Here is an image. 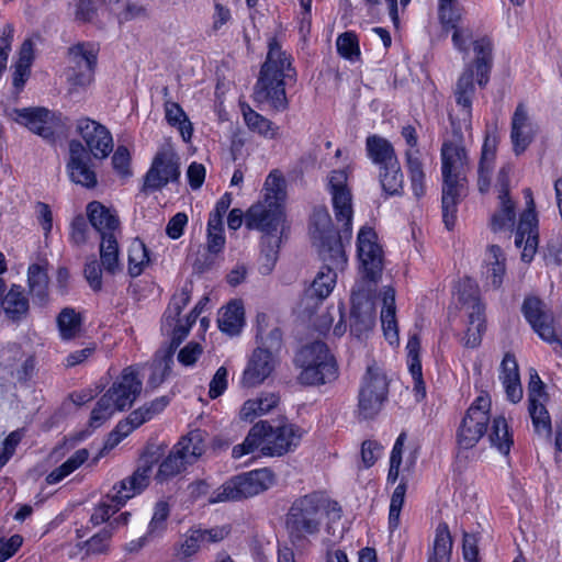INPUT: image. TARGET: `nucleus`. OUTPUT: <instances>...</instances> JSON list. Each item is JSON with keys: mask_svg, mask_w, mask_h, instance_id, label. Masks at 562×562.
Returning a JSON list of instances; mask_svg holds the SVG:
<instances>
[{"mask_svg": "<svg viewBox=\"0 0 562 562\" xmlns=\"http://www.w3.org/2000/svg\"><path fill=\"white\" fill-rule=\"evenodd\" d=\"M257 347L272 351L278 357L282 345V335L278 327L270 326L268 318L262 315L257 319Z\"/></svg>", "mask_w": 562, "mask_h": 562, "instance_id": "obj_43", "label": "nucleus"}, {"mask_svg": "<svg viewBox=\"0 0 562 562\" xmlns=\"http://www.w3.org/2000/svg\"><path fill=\"white\" fill-rule=\"evenodd\" d=\"M326 507V499L318 494H310L296 499L288 516L289 528L297 537L317 532Z\"/></svg>", "mask_w": 562, "mask_h": 562, "instance_id": "obj_7", "label": "nucleus"}, {"mask_svg": "<svg viewBox=\"0 0 562 562\" xmlns=\"http://www.w3.org/2000/svg\"><path fill=\"white\" fill-rule=\"evenodd\" d=\"M205 436L201 430H192L173 449L188 464L195 462L205 451Z\"/></svg>", "mask_w": 562, "mask_h": 562, "instance_id": "obj_39", "label": "nucleus"}, {"mask_svg": "<svg viewBox=\"0 0 562 562\" xmlns=\"http://www.w3.org/2000/svg\"><path fill=\"white\" fill-rule=\"evenodd\" d=\"M296 362L301 367L300 381L307 385H319L337 378L336 361L327 346L322 341L304 346Z\"/></svg>", "mask_w": 562, "mask_h": 562, "instance_id": "obj_4", "label": "nucleus"}, {"mask_svg": "<svg viewBox=\"0 0 562 562\" xmlns=\"http://www.w3.org/2000/svg\"><path fill=\"white\" fill-rule=\"evenodd\" d=\"M438 11L441 24L449 30L459 24L463 9L457 0H439Z\"/></svg>", "mask_w": 562, "mask_h": 562, "instance_id": "obj_55", "label": "nucleus"}, {"mask_svg": "<svg viewBox=\"0 0 562 562\" xmlns=\"http://www.w3.org/2000/svg\"><path fill=\"white\" fill-rule=\"evenodd\" d=\"M165 119L168 124L177 127L184 142H189L192 137L193 128L183 109L171 100H165Z\"/></svg>", "mask_w": 562, "mask_h": 562, "instance_id": "obj_44", "label": "nucleus"}, {"mask_svg": "<svg viewBox=\"0 0 562 562\" xmlns=\"http://www.w3.org/2000/svg\"><path fill=\"white\" fill-rule=\"evenodd\" d=\"M381 303V325L385 339L390 345L396 346L400 341L398 327L396 321L395 290L385 285L379 293Z\"/></svg>", "mask_w": 562, "mask_h": 562, "instance_id": "obj_29", "label": "nucleus"}, {"mask_svg": "<svg viewBox=\"0 0 562 562\" xmlns=\"http://www.w3.org/2000/svg\"><path fill=\"white\" fill-rule=\"evenodd\" d=\"M358 258L363 278L375 281L382 270V248L378 235L370 226L360 228L357 238Z\"/></svg>", "mask_w": 562, "mask_h": 562, "instance_id": "obj_15", "label": "nucleus"}, {"mask_svg": "<svg viewBox=\"0 0 562 562\" xmlns=\"http://www.w3.org/2000/svg\"><path fill=\"white\" fill-rule=\"evenodd\" d=\"M327 188L331 196L333 209L338 223H341V235L337 238L350 240L352 233V193L348 186L346 169L333 170L328 176Z\"/></svg>", "mask_w": 562, "mask_h": 562, "instance_id": "obj_9", "label": "nucleus"}, {"mask_svg": "<svg viewBox=\"0 0 562 562\" xmlns=\"http://www.w3.org/2000/svg\"><path fill=\"white\" fill-rule=\"evenodd\" d=\"M190 301V290L183 288L179 293L173 295L162 321V330L172 337V339L181 340L189 331L190 326L195 321L196 315L202 308L203 302L200 301L192 313L187 317L186 322L179 318L181 311Z\"/></svg>", "mask_w": 562, "mask_h": 562, "instance_id": "obj_16", "label": "nucleus"}, {"mask_svg": "<svg viewBox=\"0 0 562 562\" xmlns=\"http://www.w3.org/2000/svg\"><path fill=\"white\" fill-rule=\"evenodd\" d=\"M506 257L503 250L492 245L487 248L483 261L482 276L487 289L497 290L501 288L506 272Z\"/></svg>", "mask_w": 562, "mask_h": 562, "instance_id": "obj_30", "label": "nucleus"}, {"mask_svg": "<svg viewBox=\"0 0 562 562\" xmlns=\"http://www.w3.org/2000/svg\"><path fill=\"white\" fill-rule=\"evenodd\" d=\"M15 121L53 145L63 144L61 125L45 108L15 109Z\"/></svg>", "mask_w": 562, "mask_h": 562, "instance_id": "obj_12", "label": "nucleus"}, {"mask_svg": "<svg viewBox=\"0 0 562 562\" xmlns=\"http://www.w3.org/2000/svg\"><path fill=\"white\" fill-rule=\"evenodd\" d=\"M366 149L370 160L385 167L398 162L393 145L384 137L371 135L367 138Z\"/></svg>", "mask_w": 562, "mask_h": 562, "instance_id": "obj_38", "label": "nucleus"}, {"mask_svg": "<svg viewBox=\"0 0 562 562\" xmlns=\"http://www.w3.org/2000/svg\"><path fill=\"white\" fill-rule=\"evenodd\" d=\"M301 438V429L292 424H284L273 428L266 423L263 454L283 456L294 449Z\"/></svg>", "mask_w": 562, "mask_h": 562, "instance_id": "obj_23", "label": "nucleus"}, {"mask_svg": "<svg viewBox=\"0 0 562 562\" xmlns=\"http://www.w3.org/2000/svg\"><path fill=\"white\" fill-rule=\"evenodd\" d=\"M311 238L318 249L323 267L306 291V299H326L335 288L337 274L335 269L345 266L347 258L342 241L337 238L329 213L325 209L315 210L310 227Z\"/></svg>", "mask_w": 562, "mask_h": 562, "instance_id": "obj_1", "label": "nucleus"}, {"mask_svg": "<svg viewBox=\"0 0 562 562\" xmlns=\"http://www.w3.org/2000/svg\"><path fill=\"white\" fill-rule=\"evenodd\" d=\"M266 434V422L258 423L251 427L245 440L236 445L232 450L234 459H240L244 456L252 453L256 449L260 448L263 452Z\"/></svg>", "mask_w": 562, "mask_h": 562, "instance_id": "obj_46", "label": "nucleus"}, {"mask_svg": "<svg viewBox=\"0 0 562 562\" xmlns=\"http://www.w3.org/2000/svg\"><path fill=\"white\" fill-rule=\"evenodd\" d=\"M379 181L386 195H397L403 191L404 176L400 162L380 167Z\"/></svg>", "mask_w": 562, "mask_h": 562, "instance_id": "obj_48", "label": "nucleus"}, {"mask_svg": "<svg viewBox=\"0 0 562 562\" xmlns=\"http://www.w3.org/2000/svg\"><path fill=\"white\" fill-rule=\"evenodd\" d=\"M452 551V538L447 524L437 527L429 562H449Z\"/></svg>", "mask_w": 562, "mask_h": 562, "instance_id": "obj_50", "label": "nucleus"}, {"mask_svg": "<svg viewBox=\"0 0 562 562\" xmlns=\"http://www.w3.org/2000/svg\"><path fill=\"white\" fill-rule=\"evenodd\" d=\"M336 46L339 55L344 58L353 60L360 55L358 37L352 32L340 34L337 38Z\"/></svg>", "mask_w": 562, "mask_h": 562, "instance_id": "obj_61", "label": "nucleus"}, {"mask_svg": "<svg viewBox=\"0 0 562 562\" xmlns=\"http://www.w3.org/2000/svg\"><path fill=\"white\" fill-rule=\"evenodd\" d=\"M548 400L543 391V383L536 371L530 372L528 385L529 414L532 419L535 431L542 438H549L551 435V419L546 408Z\"/></svg>", "mask_w": 562, "mask_h": 562, "instance_id": "obj_18", "label": "nucleus"}, {"mask_svg": "<svg viewBox=\"0 0 562 562\" xmlns=\"http://www.w3.org/2000/svg\"><path fill=\"white\" fill-rule=\"evenodd\" d=\"M491 446L499 453L507 456L513 445V438L509 434L507 422L504 417H496L492 424V430L488 435Z\"/></svg>", "mask_w": 562, "mask_h": 562, "instance_id": "obj_51", "label": "nucleus"}, {"mask_svg": "<svg viewBox=\"0 0 562 562\" xmlns=\"http://www.w3.org/2000/svg\"><path fill=\"white\" fill-rule=\"evenodd\" d=\"M522 312L528 323L542 340L551 345H561V334L555 328L551 314L540 300L528 297L524 303Z\"/></svg>", "mask_w": 562, "mask_h": 562, "instance_id": "obj_19", "label": "nucleus"}, {"mask_svg": "<svg viewBox=\"0 0 562 562\" xmlns=\"http://www.w3.org/2000/svg\"><path fill=\"white\" fill-rule=\"evenodd\" d=\"M442 161V218L447 229L457 220V205L465 193L463 169L468 161L465 148L459 140L446 142L441 148Z\"/></svg>", "mask_w": 562, "mask_h": 562, "instance_id": "obj_3", "label": "nucleus"}, {"mask_svg": "<svg viewBox=\"0 0 562 562\" xmlns=\"http://www.w3.org/2000/svg\"><path fill=\"white\" fill-rule=\"evenodd\" d=\"M484 308L481 303H474L473 311L469 312V323L463 338L465 347L475 348L481 344L484 331Z\"/></svg>", "mask_w": 562, "mask_h": 562, "instance_id": "obj_47", "label": "nucleus"}, {"mask_svg": "<svg viewBox=\"0 0 562 562\" xmlns=\"http://www.w3.org/2000/svg\"><path fill=\"white\" fill-rule=\"evenodd\" d=\"M284 72H261L254 88V98L258 103L274 109H283L286 104Z\"/></svg>", "mask_w": 562, "mask_h": 562, "instance_id": "obj_24", "label": "nucleus"}, {"mask_svg": "<svg viewBox=\"0 0 562 562\" xmlns=\"http://www.w3.org/2000/svg\"><path fill=\"white\" fill-rule=\"evenodd\" d=\"M474 64L476 70L492 67V44L487 38H480L474 42Z\"/></svg>", "mask_w": 562, "mask_h": 562, "instance_id": "obj_64", "label": "nucleus"}, {"mask_svg": "<svg viewBox=\"0 0 562 562\" xmlns=\"http://www.w3.org/2000/svg\"><path fill=\"white\" fill-rule=\"evenodd\" d=\"M406 436L401 434L391 451L390 456V470L387 474V481L395 483L397 479L401 477V482H406L408 479V474L414 465V460L412 458L403 459V447L405 442Z\"/></svg>", "mask_w": 562, "mask_h": 562, "instance_id": "obj_37", "label": "nucleus"}, {"mask_svg": "<svg viewBox=\"0 0 562 562\" xmlns=\"http://www.w3.org/2000/svg\"><path fill=\"white\" fill-rule=\"evenodd\" d=\"M491 397L482 392L465 412L458 429L457 445L460 450L476 446L487 429L490 422Z\"/></svg>", "mask_w": 562, "mask_h": 562, "instance_id": "obj_6", "label": "nucleus"}, {"mask_svg": "<svg viewBox=\"0 0 562 562\" xmlns=\"http://www.w3.org/2000/svg\"><path fill=\"white\" fill-rule=\"evenodd\" d=\"M156 461L155 453L143 456L140 464L133 474L114 483L106 492L105 498L116 503V506L123 507L131 498L140 494L148 486Z\"/></svg>", "mask_w": 562, "mask_h": 562, "instance_id": "obj_10", "label": "nucleus"}, {"mask_svg": "<svg viewBox=\"0 0 562 562\" xmlns=\"http://www.w3.org/2000/svg\"><path fill=\"white\" fill-rule=\"evenodd\" d=\"M180 177L179 157L170 144L159 148L145 178V186L149 189H161Z\"/></svg>", "mask_w": 562, "mask_h": 562, "instance_id": "obj_13", "label": "nucleus"}, {"mask_svg": "<svg viewBox=\"0 0 562 562\" xmlns=\"http://www.w3.org/2000/svg\"><path fill=\"white\" fill-rule=\"evenodd\" d=\"M86 215L91 226L100 235V239L121 237V221L115 209L106 206L100 201H91L87 204Z\"/></svg>", "mask_w": 562, "mask_h": 562, "instance_id": "obj_25", "label": "nucleus"}, {"mask_svg": "<svg viewBox=\"0 0 562 562\" xmlns=\"http://www.w3.org/2000/svg\"><path fill=\"white\" fill-rule=\"evenodd\" d=\"M372 282L370 279H363L357 282L352 290L350 331L358 338L370 331L375 324Z\"/></svg>", "mask_w": 562, "mask_h": 562, "instance_id": "obj_11", "label": "nucleus"}, {"mask_svg": "<svg viewBox=\"0 0 562 562\" xmlns=\"http://www.w3.org/2000/svg\"><path fill=\"white\" fill-rule=\"evenodd\" d=\"M172 363V352L164 350L156 355L153 363L150 364V376L148 383L156 387L160 385L166 376L169 374Z\"/></svg>", "mask_w": 562, "mask_h": 562, "instance_id": "obj_54", "label": "nucleus"}, {"mask_svg": "<svg viewBox=\"0 0 562 562\" xmlns=\"http://www.w3.org/2000/svg\"><path fill=\"white\" fill-rule=\"evenodd\" d=\"M245 221L249 229H259L265 236H278L279 228L283 225V209L276 205V202L257 203L247 211Z\"/></svg>", "mask_w": 562, "mask_h": 562, "instance_id": "obj_22", "label": "nucleus"}, {"mask_svg": "<svg viewBox=\"0 0 562 562\" xmlns=\"http://www.w3.org/2000/svg\"><path fill=\"white\" fill-rule=\"evenodd\" d=\"M407 483L401 482L394 490L391 503H390V513H389V527L391 531L396 530L400 526V515L402 507L405 502Z\"/></svg>", "mask_w": 562, "mask_h": 562, "instance_id": "obj_58", "label": "nucleus"}, {"mask_svg": "<svg viewBox=\"0 0 562 562\" xmlns=\"http://www.w3.org/2000/svg\"><path fill=\"white\" fill-rule=\"evenodd\" d=\"M217 325L221 331L228 336L239 335L245 326L244 305L238 300H233L218 311Z\"/></svg>", "mask_w": 562, "mask_h": 562, "instance_id": "obj_31", "label": "nucleus"}, {"mask_svg": "<svg viewBox=\"0 0 562 562\" xmlns=\"http://www.w3.org/2000/svg\"><path fill=\"white\" fill-rule=\"evenodd\" d=\"M539 133V126L524 104L515 109L510 122V142L516 156L524 154Z\"/></svg>", "mask_w": 562, "mask_h": 562, "instance_id": "obj_20", "label": "nucleus"}, {"mask_svg": "<svg viewBox=\"0 0 562 562\" xmlns=\"http://www.w3.org/2000/svg\"><path fill=\"white\" fill-rule=\"evenodd\" d=\"M72 60L78 67L92 69L97 66V48L92 44L72 46Z\"/></svg>", "mask_w": 562, "mask_h": 562, "instance_id": "obj_63", "label": "nucleus"}, {"mask_svg": "<svg viewBox=\"0 0 562 562\" xmlns=\"http://www.w3.org/2000/svg\"><path fill=\"white\" fill-rule=\"evenodd\" d=\"M474 92V72H462L457 88V104L460 108L456 116H451L452 124L458 133L471 130V98Z\"/></svg>", "mask_w": 562, "mask_h": 562, "instance_id": "obj_27", "label": "nucleus"}, {"mask_svg": "<svg viewBox=\"0 0 562 562\" xmlns=\"http://www.w3.org/2000/svg\"><path fill=\"white\" fill-rule=\"evenodd\" d=\"M499 379L506 392L508 401L518 403L522 398V387L516 359L505 355L501 363Z\"/></svg>", "mask_w": 562, "mask_h": 562, "instance_id": "obj_32", "label": "nucleus"}, {"mask_svg": "<svg viewBox=\"0 0 562 562\" xmlns=\"http://www.w3.org/2000/svg\"><path fill=\"white\" fill-rule=\"evenodd\" d=\"M0 307L1 313L3 312L8 319L20 322L25 318L29 313V300L24 295L21 286L13 284L1 300Z\"/></svg>", "mask_w": 562, "mask_h": 562, "instance_id": "obj_36", "label": "nucleus"}, {"mask_svg": "<svg viewBox=\"0 0 562 562\" xmlns=\"http://www.w3.org/2000/svg\"><path fill=\"white\" fill-rule=\"evenodd\" d=\"M291 67L290 57L273 40L269 43V52L261 70H285Z\"/></svg>", "mask_w": 562, "mask_h": 562, "instance_id": "obj_56", "label": "nucleus"}, {"mask_svg": "<svg viewBox=\"0 0 562 562\" xmlns=\"http://www.w3.org/2000/svg\"><path fill=\"white\" fill-rule=\"evenodd\" d=\"M140 369V366H130L122 370L111 386L97 401L90 414L88 428L77 434L76 440H83L114 414L125 411L134 404L143 387L139 378Z\"/></svg>", "mask_w": 562, "mask_h": 562, "instance_id": "obj_2", "label": "nucleus"}, {"mask_svg": "<svg viewBox=\"0 0 562 562\" xmlns=\"http://www.w3.org/2000/svg\"><path fill=\"white\" fill-rule=\"evenodd\" d=\"M389 381L383 370L376 364H370L362 378L358 395V413L364 418L374 417L386 401Z\"/></svg>", "mask_w": 562, "mask_h": 562, "instance_id": "obj_8", "label": "nucleus"}, {"mask_svg": "<svg viewBox=\"0 0 562 562\" xmlns=\"http://www.w3.org/2000/svg\"><path fill=\"white\" fill-rule=\"evenodd\" d=\"M40 42H42L40 35H34L23 41L18 53L15 70H29L31 68L35 58V47Z\"/></svg>", "mask_w": 562, "mask_h": 562, "instance_id": "obj_59", "label": "nucleus"}, {"mask_svg": "<svg viewBox=\"0 0 562 562\" xmlns=\"http://www.w3.org/2000/svg\"><path fill=\"white\" fill-rule=\"evenodd\" d=\"M495 151L496 140L495 138L492 139L487 136L483 144L482 156L479 165V189L481 192L488 190Z\"/></svg>", "mask_w": 562, "mask_h": 562, "instance_id": "obj_49", "label": "nucleus"}, {"mask_svg": "<svg viewBox=\"0 0 562 562\" xmlns=\"http://www.w3.org/2000/svg\"><path fill=\"white\" fill-rule=\"evenodd\" d=\"M149 263V256L144 243L134 239L128 247V273L139 276Z\"/></svg>", "mask_w": 562, "mask_h": 562, "instance_id": "obj_53", "label": "nucleus"}, {"mask_svg": "<svg viewBox=\"0 0 562 562\" xmlns=\"http://www.w3.org/2000/svg\"><path fill=\"white\" fill-rule=\"evenodd\" d=\"M263 250L261 256V272L268 274L271 272L278 257L279 237L263 236Z\"/></svg>", "mask_w": 562, "mask_h": 562, "instance_id": "obj_60", "label": "nucleus"}, {"mask_svg": "<svg viewBox=\"0 0 562 562\" xmlns=\"http://www.w3.org/2000/svg\"><path fill=\"white\" fill-rule=\"evenodd\" d=\"M168 405V400L162 396L145 404L138 409L132 412L125 419L121 420L114 430H112L104 443L103 450L115 448L134 429L150 420L161 413Z\"/></svg>", "mask_w": 562, "mask_h": 562, "instance_id": "obj_14", "label": "nucleus"}, {"mask_svg": "<svg viewBox=\"0 0 562 562\" xmlns=\"http://www.w3.org/2000/svg\"><path fill=\"white\" fill-rule=\"evenodd\" d=\"M240 111L246 126L251 132L266 139H278L280 137V127L266 116L254 111L248 104L240 103Z\"/></svg>", "mask_w": 562, "mask_h": 562, "instance_id": "obj_33", "label": "nucleus"}, {"mask_svg": "<svg viewBox=\"0 0 562 562\" xmlns=\"http://www.w3.org/2000/svg\"><path fill=\"white\" fill-rule=\"evenodd\" d=\"M279 359L272 351L257 347L248 358L241 375L245 387H256L262 384L274 371Z\"/></svg>", "mask_w": 562, "mask_h": 562, "instance_id": "obj_21", "label": "nucleus"}, {"mask_svg": "<svg viewBox=\"0 0 562 562\" xmlns=\"http://www.w3.org/2000/svg\"><path fill=\"white\" fill-rule=\"evenodd\" d=\"M537 218L533 209L525 211L520 217L515 244L522 248L521 259L526 262L531 261L538 246Z\"/></svg>", "mask_w": 562, "mask_h": 562, "instance_id": "obj_28", "label": "nucleus"}, {"mask_svg": "<svg viewBox=\"0 0 562 562\" xmlns=\"http://www.w3.org/2000/svg\"><path fill=\"white\" fill-rule=\"evenodd\" d=\"M75 134L81 142L78 146L90 151L95 158H105L112 150V136L105 126L88 119H79L75 126Z\"/></svg>", "mask_w": 562, "mask_h": 562, "instance_id": "obj_17", "label": "nucleus"}, {"mask_svg": "<svg viewBox=\"0 0 562 562\" xmlns=\"http://www.w3.org/2000/svg\"><path fill=\"white\" fill-rule=\"evenodd\" d=\"M72 182L87 189H93L98 184L94 165L87 151L77 158L72 156Z\"/></svg>", "mask_w": 562, "mask_h": 562, "instance_id": "obj_42", "label": "nucleus"}, {"mask_svg": "<svg viewBox=\"0 0 562 562\" xmlns=\"http://www.w3.org/2000/svg\"><path fill=\"white\" fill-rule=\"evenodd\" d=\"M510 168L503 167L498 173V210L493 214L491 218V227L494 232H502L510 229L514 226L516 213L515 204L508 196V178Z\"/></svg>", "mask_w": 562, "mask_h": 562, "instance_id": "obj_26", "label": "nucleus"}, {"mask_svg": "<svg viewBox=\"0 0 562 562\" xmlns=\"http://www.w3.org/2000/svg\"><path fill=\"white\" fill-rule=\"evenodd\" d=\"M188 463L182 460L181 456L175 449L170 451L168 457L160 463L156 479L165 481L186 469Z\"/></svg>", "mask_w": 562, "mask_h": 562, "instance_id": "obj_57", "label": "nucleus"}, {"mask_svg": "<svg viewBox=\"0 0 562 562\" xmlns=\"http://www.w3.org/2000/svg\"><path fill=\"white\" fill-rule=\"evenodd\" d=\"M120 237H108L100 239L99 255L102 269L105 273L115 276L122 271L120 259Z\"/></svg>", "mask_w": 562, "mask_h": 562, "instance_id": "obj_40", "label": "nucleus"}, {"mask_svg": "<svg viewBox=\"0 0 562 562\" xmlns=\"http://www.w3.org/2000/svg\"><path fill=\"white\" fill-rule=\"evenodd\" d=\"M168 516V504L165 502H158L154 508V514L148 526L147 536L154 538L161 535V532L166 529Z\"/></svg>", "mask_w": 562, "mask_h": 562, "instance_id": "obj_62", "label": "nucleus"}, {"mask_svg": "<svg viewBox=\"0 0 562 562\" xmlns=\"http://www.w3.org/2000/svg\"><path fill=\"white\" fill-rule=\"evenodd\" d=\"M111 535L112 533L109 530H102L98 535H94L82 544L77 546V550L72 558L86 562L106 553Z\"/></svg>", "mask_w": 562, "mask_h": 562, "instance_id": "obj_41", "label": "nucleus"}, {"mask_svg": "<svg viewBox=\"0 0 562 562\" xmlns=\"http://www.w3.org/2000/svg\"><path fill=\"white\" fill-rule=\"evenodd\" d=\"M80 324L81 316L72 312V367L83 364L97 349V344L85 337Z\"/></svg>", "mask_w": 562, "mask_h": 562, "instance_id": "obj_35", "label": "nucleus"}, {"mask_svg": "<svg viewBox=\"0 0 562 562\" xmlns=\"http://www.w3.org/2000/svg\"><path fill=\"white\" fill-rule=\"evenodd\" d=\"M265 203L281 205L285 200V180L279 170H272L265 181Z\"/></svg>", "mask_w": 562, "mask_h": 562, "instance_id": "obj_52", "label": "nucleus"}, {"mask_svg": "<svg viewBox=\"0 0 562 562\" xmlns=\"http://www.w3.org/2000/svg\"><path fill=\"white\" fill-rule=\"evenodd\" d=\"M280 402L278 394L272 392L261 393L256 398L247 400L239 409V418L245 422H252L274 409Z\"/></svg>", "mask_w": 562, "mask_h": 562, "instance_id": "obj_34", "label": "nucleus"}, {"mask_svg": "<svg viewBox=\"0 0 562 562\" xmlns=\"http://www.w3.org/2000/svg\"><path fill=\"white\" fill-rule=\"evenodd\" d=\"M274 484L276 475L271 470H254L226 481L210 494L207 501L211 504L239 501L258 495Z\"/></svg>", "mask_w": 562, "mask_h": 562, "instance_id": "obj_5", "label": "nucleus"}, {"mask_svg": "<svg viewBox=\"0 0 562 562\" xmlns=\"http://www.w3.org/2000/svg\"><path fill=\"white\" fill-rule=\"evenodd\" d=\"M405 159L413 192L416 196H422L425 193L426 175L419 149L405 151Z\"/></svg>", "mask_w": 562, "mask_h": 562, "instance_id": "obj_45", "label": "nucleus"}]
</instances>
